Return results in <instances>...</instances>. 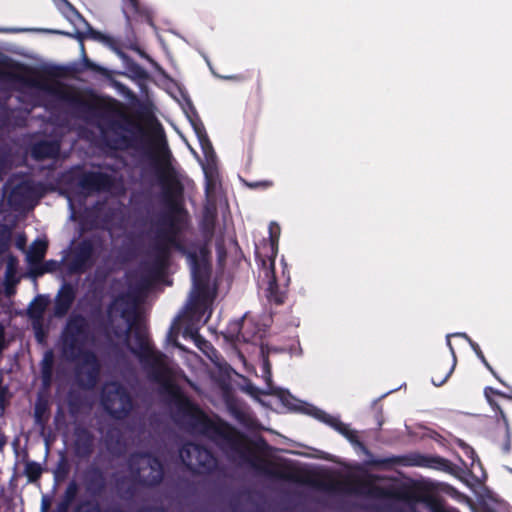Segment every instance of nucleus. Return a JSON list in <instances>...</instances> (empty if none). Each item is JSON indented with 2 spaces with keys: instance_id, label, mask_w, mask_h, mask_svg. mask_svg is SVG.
I'll list each match as a JSON object with an SVG mask.
<instances>
[{
  "instance_id": "nucleus-1",
  "label": "nucleus",
  "mask_w": 512,
  "mask_h": 512,
  "mask_svg": "<svg viewBox=\"0 0 512 512\" xmlns=\"http://www.w3.org/2000/svg\"><path fill=\"white\" fill-rule=\"evenodd\" d=\"M110 128L116 133L118 129L130 133L110 137L104 129L101 130L103 145L113 151L135 149L143 151L150 159L151 165L160 187V199L164 211L154 223V238L152 251L164 249L166 257L171 260L172 251L185 256L191 266L194 283L197 287L205 286L209 272L202 264L200 255L208 254L206 245L197 249L195 243L187 246L180 234L188 225V211L184 204V185L172 165V153L168 147L165 135L161 132L151 139L154 151L147 148V133L144 127L126 114H121L119 120L110 121Z\"/></svg>"
},
{
  "instance_id": "nucleus-2",
  "label": "nucleus",
  "mask_w": 512,
  "mask_h": 512,
  "mask_svg": "<svg viewBox=\"0 0 512 512\" xmlns=\"http://www.w3.org/2000/svg\"><path fill=\"white\" fill-rule=\"evenodd\" d=\"M147 379L159 386L158 393L171 408L176 423L192 434L204 436L214 442L229 458L238 459L260 474L291 482H302L299 470L278 466L259 457L255 445L236 427L215 416L210 418L201 407L187 396L175 383V372L169 357L160 350L138 359Z\"/></svg>"
},
{
  "instance_id": "nucleus-3",
  "label": "nucleus",
  "mask_w": 512,
  "mask_h": 512,
  "mask_svg": "<svg viewBox=\"0 0 512 512\" xmlns=\"http://www.w3.org/2000/svg\"><path fill=\"white\" fill-rule=\"evenodd\" d=\"M90 339L86 318L81 314L70 316L62 332L63 353L72 361L81 360V366L87 367L86 370L78 367L75 373L77 385L85 390L93 389L96 386L100 374L97 355L93 351L85 349Z\"/></svg>"
},
{
  "instance_id": "nucleus-4",
  "label": "nucleus",
  "mask_w": 512,
  "mask_h": 512,
  "mask_svg": "<svg viewBox=\"0 0 512 512\" xmlns=\"http://www.w3.org/2000/svg\"><path fill=\"white\" fill-rule=\"evenodd\" d=\"M127 302L128 295L119 294L107 305L105 313H103L101 306L94 308L91 311V317L96 331L107 339L125 337L128 341L133 323H129L131 312L122 308Z\"/></svg>"
},
{
  "instance_id": "nucleus-5",
  "label": "nucleus",
  "mask_w": 512,
  "mask_h": 512,
  "mask_svg": "<svg viewBox=\"0 0 512 512\" xmlns=\"http://www.w3.org/2000/svg\"><path fill=\"white\" fill-rule=\"evenodd\" d=\"M366 465L384 470L391 469L394 465H400L405 467L429 468L449 474L455 473L454 465L450 460L439 455H426L419 452H411L405 455L386 458H372L366 461Z\"/></svg>"
},
{
  "instance_id": "nucleus-6",
  "label": "nucleus",
  "mask_w": 512,
  "mask_h": 512,
  "mask_svg": "<svg viewBox=\"0 0 512 512\" xmlns=\"http://www.w3.org/2000/svg\"><path fill=\"white\" fill-rule=\"evenodd\" d=\"M278 233L273 232L270 227L269 241L263 243L260 251L256 252V258L261 261L265 271V277L268 279V286L265 290L266 298L269 303L282 305L286 299V289L281 288L275 275V259L278 253L279 227L276 226Z\"/></svg>"
},
{
  "instance_id": "nucleus-7",
  "label": "nucleus",
  "mask_w": 512,
  "mask_h": 512,
  "mask_svg": "<svg viewBox=\"0 0 512 512\" xmlns=\"http://www.w3.org/2000/svg\"><path fill=\"white\" fill-rule=\"evenodd\" d=\"M128 469L135 484L144 488L159 486L164 479L163 462L150 452H137L130 455Z\"/></svg>"
},
{
  "instance_id": "nucleus-8",
  "label": "nucleus",
  "mask_w": 512,
  "mask_h": 512,
  "mask_svg": "<svg viewBox=\"0 0 512 512\" xmlns=\"http://www.w3.org/2000/svg\"><path fill=\"white\" fill-rule=\"evenodd\" d=\"M180 458L186 468L194 474H211L218 466L213 452L199 444L188 443L180 449Z\"/></svg>"
},
{
  "instance_id": "nucleus-9",
  "label": "nucleus",
  "mask_w": 512,
  "mask_h": 512,
  "mask_svg": "<svg viewBox=\"0 0 512 512\" xmlns=\"http://www.w3.org/2000/svg\"><path fill=\"white\" fill-rule=\"evenodd\" d=\"M102 403L107 413L116 420L127 418L134 407L130 392L118 382L112 383L103 393Z\"/></svg>"
},
{
  "instance_id": "nucleus-10",
  "label": "nucleus",
  "mask_w": 512,
  "mask_h": 512,
  "mask_svg": "<svg viewBox=\"0 0 512 512\" xmlns=\"http://www.w3.org/2000/svg\"><path fill=\"white\" fill-rule=\"evenodd\" d=\"M170 264L164 249L158 253L152 251V259L141 261L139 264V279L135 285L138 291L148 290L155 282L162 279Z\"/></svg>"
},
{
  "instance_id": "nucleus-11",
  "label": "nucleus",
  "mask_w": 512,
  "mask_h": 512,
  "mask_svg": "<svg viewBox=\"0 0 512 512\" xmlns=\"http://www.w3.org/2000/svg\"><path fill=\"white\" fill-rule=\"evenodd\" d=\"M65 2L67 4V8L69 9V11L72 13V15L78 21L82 22V24L84 25L86 30L85 31L76 30V32L74 34H70V33L63 32V31H54V33L71 36V37L77 39L81 44V52L83 54L84 66L91 71H99L100 67L98 65H96L95 63H93L87 57L83 41L85 38H90V39L97 40V41H106L108 38L100 31L95 30L89 24V22L82 16V14L69 1L65 0Z\"/></svg>"
},
{
  "instance_id": "nucleus-12",
  "label": "nucleus",
  "mask_w": 512,
  "mask_h": 512,
  "mask_svg": "<svg viewBox=\"0 0 512 512\" xmlns=\"http://www.w3.org/2000/svg\"><path fill=\"white\" fill-rule=\"evenodd\" d=\"M95 261V241L84 238L73 248L68 270L72 274H83L94 266Z\"/></svg>"
},
{
  "instance_id": "nucleus-13",
  "label": "nucleus",
  "mask_w": 512,
  "mask_h": 512,
  "mask_svg": "<svg viewBox=\"0 0 512 512\" xmlns=\"http://www.w3.org/2000/svg\"><path fill=\"white\" fill-rule=\"evenodd\" d=\"M71 449L77 459L89 460L95 451V435L87 427L76 425Z\"/></svg>"
},
{
  "instance_id": "nucleus-14",
  "label": "nucleus",
  "mask_w": 512,
  "mask_h": 512,
  "mask_svg": "<svg viewBox=\"0 0 512 512\" xmlns=\"http://www.w3.org/2000/svg\"><path fill=\"white\" fill-rule=\"evenodd\" d=\"M85 491L92 497H101L107 489L104 470L95 463L89 464L82 473Z\"/></svg>"
},
{
  "instance_id": "nucleus-15",
  "label": "nucleus",
  "mask_w": 512,
  "mask_h": 512,
  "mask_svg": "<svg viewBox=\"0 0 512 512\" xmlns=\"http://www.w3.org/2000/svg\"><path fill=\"white\" fill-rule=\"evenodd\" d=\"M78 185L88 192H105L113 187L114 179L105 172L88 171L81 175Z\"/></svg>"
},
{
  "instance_id": "nucleus-16",
  "label": "nucleus",
  "mask_w": 512,
  "mask_h": 512,
  "mask_svg": "<svg viewBox=\"0 0 512 512\" xmlns=\"http://www.w3.org/2000/svg\"><path fill=\"white\" fill-rule=\"evenodd\" d=\"M76 299V291L70 283H64L56 294L53 313L56 317H64Z\"/></svg>"
},
{
  "instance_id": "nucleus-17",
  "label": "nucleus",
  "mask_w": 512,
  "mask_h": 512,
  "mask_svg": "<svg viewBox=\"0 0 512 512\" xmlns=\"http://www.w3.org/2000/svg\"><path fill=\"white\" fill-rule=\"evenodd\" d=\"M132 323L133 327L131 331H133L135 345H130L129 340L127 341L125 339V341L127 343L129 351L139 359L143 355H146L155 350V348L150 343L147 332L143 330L140 325L135 324L134 321Z\"/></svg>"
},
{
  "instance_id": "nucleus-18",
  "label": "nucleus",
  "mask_w": 512,
  "mask_h": 512,
  "mask_svg": "<svg viewBox=\"0 0 512 512\" xmlns=\"http://www.w3.org/2000/svg\"><path fill=\"white\" fill-rule=\"evenodd\" d=\"M34 194L33 184L29 181H22L12 188L8 200L12 206L22 207L34 197Z\"/></svg>"
},
{
  "instance_id": "nucleus-19",
  "label": "nucleus",
  "mask_w": 512,
  "mask_h": 512,
  "mask_svg": "<svg viewBox=\"0 0 512 512\" xmlns=\"http://www.w3.org/2000/svg\"><path fill=\"white\" fill-rule=\"evenodd\" d=\"M60 152V144L56 141L41 140L33 144L31 156L36 161L56 158Z\"/></svg>"
},
{
  "instance_id": "nucleus-20",
  "label": "nucleus",
  "mask_w": 512,
  "mask_h": 512,
  "mask_svg": "<svg viewBox=\"0 0 512 512\" xmlns=\"http://www.w3.org/2000/svg\"><path fill=\"white\" fill-rule=\"evenodd\" d=\"M448 345L452 350L453 362L451 365L447 362H438L434 365L432 369L431 382L436 387H440L447 382L456 366V355L450 341H448Z\"/></svg>"
},
{
  "instance_id": "nucleus-21",
  "label": "nucleus",
  "mask_w": 512,
  "mask_h": 512,
  "mask_svg": "<svg viewBox=\"0 0 512 512\" xmlns=\"http://www.w3.org/2000/svg\"><path fill=\"white\" fill-rule=\"evenodd\" d=\"M217 214L215 211L206 209L200 223V231L205 243H210L215 234Z\"/></svg>"
},
{
  "instance_id": "nucleus-22",
  "label": "nucleus",
  "mask_w": 512,
  "mask_h": 512,
  "mask_svg": "<svg viewBox=\"0 0 512 512\" xmlns=\"http://www.w3.org/2000/svg\"><path fill=\"white\" fill-rule=\"evenodd\" d=\"M54 354L52 350L44 353L40 363L41 381L44 388H49L53 379Z\"/></svg>"
},
{
  "instance_id": "nucleus-23",
  "label": "nucleus",
  "mask_w": 512,
  "mask_h": 512,
  "mask_svg": "<svg viewBox=\"0 0 512 512\" xmlns=\"http://www.w3.org/2000/svg\"><path fill=\"white\" fill-rule=\"evenodd\" d=\"M48 300L43 295L36 296L28 306L27 315L30 319L40 321L43 318Z\"/></svg>"
},
{
  "instance_id": "nucleus-24",
  "label": "nucleus",
  "mask_w": 512,
  "mask_h": 512,
  "mask_svg": "<svg viewBox=\"0 0 512 512\" xmlns=\"http://www.w3.org/2000/svg\"><path fill=\"white\" fill-rule=\"evenodd\" d=\"M261 332L258 324H256L250 318H244L239 328V333L243 337L245 342H254L257 338H260L259 335Z\"/></svg>"
},
{
  "instance_id": "nucleus-25",
  "label": "nucleus",
  "mask_w": 512,
  "mask_h": 512,
  "mask_svg": "<svg viewBox=\"0 0 512 512\" xmlns=\"http://www.w3.org/2000/svg\"><path fill=\"white\" fill-rule=\"evenodd\" d=\"M48 248V244L44 240L36 239L32 242L28 252L27 259L30 264H38L40 263L46 254Z\"/></svg>"
},
{
  "instance_id": "nucleus-26",
  "label": "nucleus",
  "mask_w": 512,
  "mask_h": 512,
  "mask_svg": "<svg viewBox=\"0 0 512 512\" xmlns=\"http://www.w3.org/2000/svg\"><path fill=\"white\" fill-rule=\"evenodd\" d=\"M61 97L65 100H67L74 107L82 109V110H93L96 108H102L104 110H109V106L98 107L96 105H92L76 94H62Z\"/></svg>"
},
{
  "instance_id": "nucleus-27",
  "label": "nucleus",
  "mask_w": 512,
  "mask_h": 512,
  "mask_svg": "<svg viewBox=\"0 0 512 512\" xmlns=\"http://www.w3.org/2000/svg\"><path fill=\"white\" fill-rule=\"evenodd\" d=\"M308 414L314 416L316 419L326 423L327 425L331 426L332 428H336L338 424L340 423V420L334 416H331L324 412L323 410H320L316 407L310 406L307 411Z\"/></svg>"
},
{
  "instance_id": "nucleus-28",
  "label": "nucleus",
  "mask_w": 512,
  "mask_h": 512,
  "mask_svg": "<svg viewBox=\"0 0 512 512\" xmlns=\"http://www.w3.org/2000/svg\"><path fill=\"white\" fill-rule=\"evenodd\" d=\"M267 393L271 395H276L280 399L282 404L288 407L289 409L298 410V407L293 404V402L296 401V399L294 398V396L291 395V393L288 390L272 387L271 389L268 390Z\"/></svg>"
},
{
  "instance_id": "nucleus-29",
  "label": "nucleus",
  "mask_w": 512,
  "mask_h": 512,
  "mask_svg": "<svg viewBox=\"0 0 512 512\" xmlns=\"http://www.w3.org/2000/svg\"><path fill=\"white\" fill-rule=\"evenodd\" d=\"M127 477H121L116 480V488L120 495L125 499H131L136 495V487L133 484L126 485Z\"/></svg>"
},
{
  "instance_id": "nucleus-30",
  "label": "nucleus",
  "mask_w": 512,
  "mask_h": 512,
  "mask_svg": "<svg viewBox=\"0 0 512 512\" xmlns=\"http://www.w3.org/2000/svg\"><path fill=\"white\" fill-rule=\"evenodd\" d=\"M127 2L134 15L139 16L149 25H153V18L151 13L146 8L141 6L139 0H127Z\"/></svg>"
},
{
  "instance_id": "nucleus-31",
  "label": "nucleus",
  "mask_w": 512,
  "mask_h": 512,
  "mask_svg": "<svg viewBox=\"0 0 512 512\" xmlns=\"http://www.w3.org/2000/svg\"><path fill=\"white\" fill-rule=\"evenodd\" d=\"M127 2L134 15L139 16L149 25H153V18L151 13L146 8L141 6L139 0H127Z\"/></svg>"
},
{
  "instance_id": "nucleus-32",
  "label": "nucleus",
  "mask_w": 512,
  "mask_h": 512,
  "mask_svg": "<svg viewBox=\"0 0 512 512\" xmlns=\"http://www.w3.org/2000/svg\"><path fill=\"white\" fill-rule=\"evenodd\" d=\"M42 467L38 462L28 461L25 465L24 474L30 483L36 482L42 475Z\"/></svg>"
},
{
  "instance_id": "nucleus-33",
  "label": "nucleus",
  "mask_w": 512,
  "mask_h": 512,
  "mask_svg": "<svg viewBox=\"0 0 512 512\" xmlns=\"http://www.w3.org/2000/svg\"><path fill=\"white\" fill-rule=\"evenodd\" d=\"M48 402L44 399H38L34 407V418L35 422L39 425H45L47 417L45 415L48 412Z\"/></svg>"
},
{
  "instance_id": "nucleus-34",
  "label": "nucleus",
  "mask_w": 512,
  "mask_h": 512,
  "mask_svg": "<svg viewBox=\"0 0 512 512\" xmlns=\"http://www.w3.org/2000/svg\"><path fill=\"white\" fill-rule=\"evenodd\" d=\"M189 121L194 129V132L198 138V141L200 139H204L208 137V134L206 132L205 126L202 123L201 119L199 118L197 112L193 110L192 115L188 114Z\"/></svg>"
},
{
  "instance_id": "nucleus-35",
  "label": "nucleus",
  "mask_w": 512,
  "mask_h": 512,
  "mask_svg": "<svg viewBox=\"0 0 512 512\" xmlns=\"http://www.w3.org/2000/svg\"><path fill=\"white\" fill-rule=\"evenodd\" d=\"M431 512H460L457 508H444L443 500L434 496H429L424 500Z\"/></svg>"
},
{
  "instance_id": "nucleus-36",
  "label": "nucleus",
  "mask_w": 512,
  "mask_h": 512,
  "mask_svg": "<svg viewBox=\"0 0 512 512\" xmlns=\"http://www.w3.org/2000/svg\"><path fill=\"white\" fill-rule=\"evenodd\" d=\"M77 493L78 485L75 481H71L65 489L63 501H61L58 505L68 508L69 505L75 500Z\"/></svg>"
},
{
  "instance_id": "nucleus-37",
  "label": "nucleus",
  "mask_w": 512,
  "mask_h": 512,
  "mask_svg": "<svg viewBox=\"0 0 512 512\" xmlns=\"http://www.w3.org/2000/svg\"><path fill=\"white\" fill-rule=\"evenodd\" d=\"M199 144H200L201 150H202L206 160L209 163L215 162L216 153L214 151L213 145H212L209 137H206L204 139H200L199 140Z\"/></svg>"
},
{
  "instance_id": "nucleus-38",
  "label": "nucleus",
  "mask_w": 512,
  "mask_h": 512,
  "mask_svg": "<svg viewBox=\"0 0 512 512\" xmlns=\"http://www.w3.org/2000/svg\"><path fill=\"white\" fill-rule=\"evenodd\" d=\"M11 231L6 225H0V256L10 247Z\"/></svg>"
},
{
  "instance_id": "nucleus-39",
  "label": "nucleus",
  "mask_w": 512,
  "mask_h": 512,
  "mask_svg": "<svg viewBox=\"0 0 512 512\" xmlns=\"http://www.w3.org/2000/svg\"><path fill=\"white\" fill-rule=\"evenodd\" d=\"M262 356H263V361H262L263 378L265 379L267 388L269 390L273 387L272 386V367H271V363H270L268 354H265L262 351Z\"/></svg>"
},
{
  "instance_id": "nucleus-40",
  "label": "nucleus",
  "mask_w": 512,
  "mask_h": 512,
  "mask_svg": "<svg viewBox=\"0 0 512 512\" xmlns=\"http://www.w3.org/2000/svg\"><path fill=\"white\" fill-rule=\"evenodd\" d=\"M74 512H102L99 503L95 500L81 501L74 509Z\"/></svg>"
},
{
  "instance_id": "nucleus-41",
  "label": "nucleus",
  "mask_w": 512,
  "mask_h": 512,
  "mask_svg": "<svg viewBox=\"0 0 512 512\" xmlns=\"http://www.w3.org/2000/svg\"><path fill=\"white\" fill-rule=\"evenodd\" d=\"M81 405H82V400H81L80 395L70 392L69 396H68L69 412L73 415L78 413L81 408Z\"/></svg>"
},
{
  "instance_id": "nucleus-42",
  "label": "nucleus",
  "mask_w": 512,
  "mask_h": 512,
  "mask_svg": "<svg viewBox=\"0 0 512 512\" xmlns=\"http://www.w3.org/2000/svg\"><path fill=\"white\" fill-rule=\"evenodd\" d=\"M335 430L338 431L340 434L344 435L351 442L357 441V437H356L355 433L353 431H351L349 429V427L346 424L342 423L341 421L338 424V426L335 428Z\"/></svg>"
},
{
  "instance_id": "nucleus-43",
  "label": "nucleus",
  "mask_w": 512,
  "mask_h": 512,
  "mask_svg": "<svg viewBox=\"0 0 512 512\" xmlns=\"http://www.w3.org/2000/svg\"><path fill=\"white\" fill-rule=\"evenodd\" d=\"M458 335L465 337L468 340L471 348L473 349V351L475 352L477 357L481 360V362L486 363L487 359L485 358L484 353L482 352L480 346L476 342H474L470 337H468L465 333H460Z\"/></svg>"
},
{
  "instance_id": "nucleus-44",
  "label": "nucleus",
  "mask_w": 512,
  "mask_h": 512,
  "mask_svg": "<svg viewBox=\"0 0 512 512\" xmlns=\"http://www.w3.org/2000/svg\"><path fill=\"white\" fill-rule=\"evenodd\" d=\"M128 69L138 78L145 79L147 77V72L145 69L135 62L131 63L128 66Z\"/></svg>"
},
{
  "instance_id": "nucleus-45",
  "label": "nucleus",
  "mask_w": 512,
  "mask_h": 512,
  "mask_svg": "<svg viewBox=\"0 0 512 512\" xmlns=\"http://www.w3.org/2000/svg\"><path fill=\"white\" fill-rule=\"evenodd\" d=\"M486 399L493 411L506 422V415L500 405L490 395L486 396Z\"/></svg>"
},
{
  "instance_id": "nucleus-46",
  "label": "nucleus",
  "mask_w": 512,
  "mask_h": 512,
  "mask_svg": "<svg viewBox=\"0 0 512 512\" xmlns=\"http://www.w3.org/2000/svg\"><path fill=\"white\" fill-rule=\"evenodd\" d=\"M246 185L252 189H257V188L267 189V188H270L273 186V182L270 180L254 181V182H246Z\"/></svg>"
},
{
  "instance_id": "nucleus-47",
  "label": "nucleus",
  "mask_w": 512,
  "mask_h": 512,
  "mask_svg": "<svg viewBox=\"0 0 512 512\" xmlns=\"http://www.w3.org/2000/svg\"><path fill=\"white\" fill-rule=\"evenodd\" d=\"M57 267V262L54 260L46 261L38 271L39 275H42L44 273L53 272Z\"/></svg>"
},
{
  "instance_id": "nucleus-48",
  "label": "nucleus",
  "mask_w": 512,
  "mask_h": 512,
  "mask_svg": "<svg viewBox=\"0 0 512 512\" xmlns=\"http://www.w3.org/2000/svg\"><path fill=\"white\" fill-rule=\"evenodd\" d=\"M137 512H169V511L163 506H146V507L140 508Z\"/></svg>"
},
{
  "instance_id": "nucleus-49",
  "label": "nucleus",
  "mask_w": 512,
  "mask_h": 512,
  "mask_svg": "<svg viewBox=\"0 0 512 512\" xmlns=\"http://www.w3.org/2000/svg\"><path fill=\"white\" fill-rule=\"evenodd\" d=\"M484 394H485V396L497 395V396H501V397H505V398L507 397L506 394H504V393H502V392H500V391H498V390H496V389H494L492 387H486L485 390H484Z\"/></svg>"
},
{
  "instance_id": "nucleus-50",
  "label": "nucleus",
  "mask_w": 512,
  "mask_h": 512,
  "mask_svg": "<svg viewBox=\"0 0 512 512\" xmlns=\"http://www.w3.org/2000/svg\"><path fill=\"white\" fill-rule=\"evenodd\" d=\"M25 245H26V237L24 235L18 236V238L16 240V247L18 249L23 250L25 248Z\"/></svg>"
},
{
  "instance_id": "nucleus-51",
  "label": "nucleus",
  "mask_w": 512,
  "mask_h": 512,
  "mask_svg": "<svg viewBox=\"0 0 512 512\" xmlns=\"http://www.w3.org/2000/svg\"><path fill=\"white\" fill-rule=\"evenodd\" d=\"M485 365V367L493 374V376L499 381L501 382L502 384H504V382L500 379V377L497 375V373L495 372V370L492 368V366L489 364V362L486 360V363H483Z\"/></svg>"
},
{
  "instance_id": "nucleus-52",
  "label": "nucleus",
  "mask_w": 512,
  "mask_h": 512,
  "mask_svg": "<svg viewBox=\"0 0 512 512\" xmlns=\"http://www.w3.org/2000/svg\"><path fill=\"white\" fill-rule=\"evenodd\" d=\"M6 444H7L6 436L4 435V433L0 432V451L3 450V448L5 447Z\"/></svg>"
},
{
  "instance_id": "nucleus-53",
  "label": "nucleus",
  "mask_w": 512,
  "mask_h": 512,
  "mask_svg": "<svg viewBox=\"0 0 512 512\" xmlns=\"http://www.w3.org/2000/svg\"><path fill=\"white\" fill-rule=\"evenodd\" d=\"M36 338L39 342H42L43 341V338H44V333L43 331L41 330V328H39L37 331H36Z\"/></svg>"
},
{
  "instance_id": "nucleus-54",
  "label": "nucleus",
  "mask_w": 512,
  "mask_h": 512,
  "mask_svg": "<svg viewBox=\"0 0 512 512\" xmlns=\"http://www.w3.org/2000/svg\"><path fill=\"white\" fill-rule=\"evenodd\" d=\"M54 512H68V508L58 505Z\"/></svg>"
},
{
  "instance_id": "nucleus-55",
  "label": "nucleus",
  "mask_w": 512,
  "mask_h": 512,
  "mask_svg": "<svg viewBox=\"0 0 512 512\" xmlns=\"http://www.w3.org/2000/svg\"><path fill=\"white\" fill-rule=\"evenodd\" d=\"M49 506V502L46 500V499H43V502H42V509L45 510L47 509Z\"/></svg>"
},
{
  "instance_id": "nucleus-56",
  "label": "nucleus",
  "mask_w": 512,
  "mask_h": 512,
  "mask_svg": "<svg viewBox=\"0 0 512 512\" xmlns=\"http://www.w3.org/2000/svg\"><path fill=\"white\" fill-rule=\"evenodd\" d=\"M261 89H262L261 81L258 79L257 80V92L261 93Z\"/></svg>"
},
{
  "instance_id": "nucleus-57",
  "label": "nucleus",
  "mask_w": 512,
  "mask_h": 512,
  "mask_svg": "<svg viewBox=\"0 0 512 512\" xmlns=\"http://www.w3.org/2000/svg\"><path fill=\"white\" fill-rule=\"evenodd\" d=\"M4 401V389L0 390V402Z\"/></svg>"
},
{
  "instance_id": "nucleus-58",
  "label": "nucleus",
  "mask_w": 512,
  "mask_h": 512,
  "mask_svg": "<svg viewBox=\"0 0 512 512\" xmlns=\"http://www.w3.org/2000/svg\"><path fill=\"white\" fill-rule=\"evenodd\" d=\"M260 443H261V445H262L264 448H268V447H269V446H268V444H267V442H266L264 439H261V440H260Z\"/></svg>"
},
{
  "instance_id": "nucleus-59",
  "label": "nucleus",
  "mask_w": 512,
  "mask_h": 512,
  "mask_svg": "<svg viewBox=\"0 0 512 512\" xmlns=\"http://www.w3.org/2000/svg\"><path fill=\"white\" fill-rule=\"evenodd\" d=\"M5 31L6 32H18L19 30L18 29H6Z\"/></svg>"
},
{
  "instance_id": "nucleus-60",
  "label": "nucleus",
  "mask_w": 512,
  "mask_h": 512,
  "mask_svg": "<svg viewBox=\"0 0 512 512\" xmlns=\"http://www.w3.org/2000/svg\"><path fill=\"white\" fill-rule=\"evenodd\" d=\"M505 450H506L507 452H509V451H510V444H509V443H508L507 445H505Z\"/></svg>"
},
{
  "instance_id": "nucleus-61",
  "label": "nucleus",
  "mask_w": 512,
  "mask_h": 512,
  "mask_svg": "<svg viewBox=\"0 0 512 512\" xmlns=\"http://www.w3.org/2000/svg\"><path fill=\"white\" fill-rule=\"evenodd\" d=\"M228 78H229V79H236V78H238V77H237V76H230V77H228Z\"/></svg>"
},
{
  "instance_id": "nucleus-62",
  "label": "nucleus",
  "mask_w": 512,
  "mask_h": 512,
  "mask_svg": "<svg viewBox=\"0 0 512 512\" xmlns=\"http://www.w3.org/2000/svg\"><path fill=\"white\" fill-rule=\"evenodd\" d=\"M378 425L381 426L382 425V420H379L378 421Z\"/></svg>"
},
{
  "instance_id": "nucleus-63",
  "label": "nucleus",
  "mask_w": 512,
  "mask_h": 512,
  "mask_svg": "<svg viewBox=\"0 0 512 512\" xmlns=\"http://www.w3.org/2000/svg\"><path fill=\"white\" fill-rule=\"evenodd\" d=\"M366 453L370 456H372V454L370 453V451L366 450Z\"/></svg>"
}]
</instances>
